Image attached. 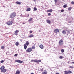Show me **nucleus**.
<instances>
[{
	"label": "nucleus",
	"mask_w": 74,
	"mask_h": 74,
	"mask_svg": "<svg viewBox=\"0 0 74 74\" xmlns=\"http://www.w3.org/2000/svg\"><path fill=\"white\" fill-rule=\"evenodd\" d=\"M4 48H5V47H4V46H1V48L2 49H3Z\"/></svg>",
	"instance_id": "27"
},
{
	"label": "nucleus",
	"mask_w": 74,
	"mask_h": 74,
	"mask_svg": "<svg viewBox=\"0 0 74 74\" xmlns=\"http://www.w3.org/2000/svg\"><path fill=\"white\" fill-rule=\"evenodd\" d=\"M69 68L71 69H74V67L73 66H69Z\"/></svg>",
	"instance_id": "31"
},
{
	"label": "nucleus",
	"mask_w": 74,
	"mask_h": 74,
	"mask_svg": "<svg viewBox=\"0 0 74 74\" xmlns=\"http://www.w3.org/2000/svg\"><path fill=\"white\" fill-rule=\"evenodd\" d=\"M59 58L60 59H63V57L62 56H60L59 57Z\"/></svg>",
	"instance_id": "37"
},
{
	"label": "nucleus",
	"mask_w": 74,
	"mask_h": 74,
	"mask_svg": "<svg viewBox=\"0 0 74 74\" xmlns=\"http://www.w3.org/2000/svg\"><path fill=\"white\" fill-rule=\"evenodd\" d=\"M47 23L49 24L51 23V21L49 20H46Z\"/></svg>",
	"instance_id": "10"
},
{
	"label": "nucleus",
	"mask_w": 74,
	"mask_h": 74,
	"mask_svg": "<svg viewBox=\"0 0 74 74\" xmlns=\"http://www.w3.org/2000/svg\"><path fill=\"white\" fill-rule=\"evenodd\" d=\"M4 69H5V67L4 66H3L1 67L0 69L1 71L2 70H3Z\"/></svg>",
	"instance_id": "8"
},
{
	"label": "nucleus",
	"mask_w": 74,
	"mask_h": 74,
	"mask_svg": "<svg viewBox=\"0 0 74 74\" xmlns=\"http://www.w3.org/2000/svg\"><path fill=\"white\" fill-rule=\"evenodd\" d=\"M16 3L18 5H20L21 4V2L17 1L16 2Z\"/></svg>",
	"instance_id": "16"
},
{
	"label": "nucleus",
	"mask_w": 74,
	"mask_h": 74,
	"mask_svg": "<svg viewBox=\"0 0 74 74\" xmlns=\"http://www.w3.org/2000/svg\"><path fill=\"white\" fill-rule=\"evenodd\" d=\"M4 62V60H2L1 61V63H3Z\"/></svg>",
	"instance_id": "34"
},
{
	"label": "nucleus",
	"mask_w": 74,
	"mask_h": 74,
	"mask_svg": "<svg viewBox=\"0 0 74 74\" xmlns=\"http://www.w3.org/2000/svg\"><path fill=\"white\" fill-rule=\"evenodd\" d=\"M34 11H37V8H34Z\"/></svg>",
	"instance_id": "30"
},
{
	"label": "nucleus",
	"mask_w": 74,
	"mask_h": 74,
	"mask_svg": "<svg viewBox=\"0 0 74 74\" xmlns=\"http://www.w3.org/2000/svg\"><path fill=\"white\" fill-rule=\"evenodd\" d=\"M24 17H28L29 16V14H26L25 15H24Z\"/></svg>",
	"instance_id": "24"
},
{
	"label": "nucleus",
	"mask_w": 74,
	"mask_h": 74,
	"mask_svg": "<svg viewBox=\"0 0 74 74\" xmlns=\"http://www.w3.org/2000/svg\"><path fill=\"white\" fill-rule=\"evenodd\" d=\"M41 60H36V63H39L40 62H41Z\"/></svg>",
	"instance_id": "14"
},
{
	"label": "nucleus",
	"mask_w": 74,
	"mask_h": 74,
	"mask_svg": "<svg viewBox=\"0 0 74 74\" xmlns=\"http://www.w3.org/2000/svg\"><path fill=\"white\" fill-rule=\"evenodd\" d=\"M31 74H34V73H31Z\"/></svg>",
	"instance_id": "47"
},
{
	"label": "nucleus",
	"mask_w": 74,
	"mask_h": 74,
	"mask_svg": "<svg viewBox=\"0 0 74 74\" xmlns=\"http://www.w3.org/2000/svg\"><path fill=\"white\" fill-rule=\"evenodd\" d=\"M59 46H62L63 45V40H61L59 41Z\"/></svg>",
	"instance_id": "2"
},
{
	"label": "nucleus",
	"mask_w": 74,
	"mask_h": 74,
	"mask_svg": "<svg viewBox=\"0 0 74 74\" xmlns=\"http://www.w3.org/2000/svg\"><path fill=\"white\" fill-rule=\"evenodd\" d=\"M1 71L2 73H5V72L7 71V70L6 69H3V70Z\"/></svg>",
	"instance_id": "9"
},
{
	"label": "nucleus",
	"mask_w": 74,
	"mask_h": 74,
	"mask_svg": "<svg viewBox=\"0 0 74 74\" xmlns=\"http://www.w3.org/2000/svg\"><path fill=\"white\" fill-rule=\"evenodd\" d=\"M31 10V9L30 8H27V10H26L27 11H30V10Z\"/></svg>",
	"instance_id": "21"
},
{
	"label": "nucleus",
	"mask_w": 74,
	"mask_h": 74,
	"mask_svg": "<svg viewBox=\"0 0 74 74\" xmlns=\"http://www.w3.org/2000/svg\"><path fill=\"white\" fill-rule=\"evenodd\" d=\"M71 21H70L69 22V23H71Z\"/></svg>",
	"instance_id": "45"
},
{
	"label": "nucleus",
	"mask_w": 74,
	"mask_h": 74,
	"mask_svg": "<svg viewBox=\"0 0 74 74\" xmlns=\"http://www.w3.org/2000/svg\"><path fill=\"white\" fill-rule=\"evenodd\" d=\"M18 56V54H15L14 55V56Z\"/></svg>",
	"instance_id": "39"
},
{
	"label": "nucleus",
	"mask_w": 74,
	"mask_h": 74,
	"mask_svg": "<svg viewBox=\"0 0 74 74\" xmlns=\"http://www.w3.org/2000/svg\"><path fill=\"white\" fill-rule=\"evenodd\" d=\"M63 7L64 8H66V7H67V5H64Z\"/></svg>",
	"instance_id": "33"
},
{
	"label": "nucleus",
	"mask_w": 74,
	"mask_h": 74,
	"mask_svg": "<svg viewBox=\"0 0 74 74\" xmlns=\"http://www.w3.org/2000/svg\"><path fill=\"white\" fill-rule=\"evenodd\" d=\"M29 42L28 41H27L25 43V44L27 45V46H28V45H29Z\"/></svg>",
	"instance_id": "19"
},
{
	"label": "nucleus",
	"mask_w": 74,
	"mask_h": 74,
	"mask_svg": "<svg viewBox=\"0 0 74 74\" xmlns=\"http://www.w3.org/2000/svg\"><path fill=\"white\" fill-rule=\"evenodd\" d=\"M68 33H70V32H68Z\"/></svg>",
	"instance_id": "51"
},
{
	"label": "nucleus",
	"mask_w": 74,
	"mask_h": 74,
	"mask_svg": "<svg viewBox=\"0 0 74 74\" xmlns=\"http://www.w3.org/2000/svg\"><path fill=\"white\" fill-rule=\"evenodd\" d=\"M15 16H16V13L14 12L11 13L10 16L11 18H14Z\"/></svg>",
	"instance_id": "1"
},
{
	"label": "nucleus",
	"mask_w": 74,
	"mask_h": 74,
	"mask_svg": "<svg viewBox=\"0 0 74 74\" xmlns=\"http://www.w3.org/2000/svg\"><path fill=\"white\" fill-rule=\"evenodd\" d=\"M6 53V54H7V53Z\"/></svg>",
	"instance_id": "52"
},
{
	"label": "nucleus",
	"mask_w": 74,
	"mask_h": 74,
	"mask_svg": "<svg viewBox=\"0 0 74 74\" xmlns=\"http://www.w3.org/2000/svg\"><path fill=\"white\" fill-rule=\"evenodd\" d=\"M16 46H18L19 45V42H17L16 43Z\"/></svg>",
	"instance_id": "26"
},
{
	"label": "nucleus",
	"mask_w": 74,
	"mask_h": 74,
	"mask_svg": "<svg viewBox=\"0 0 74 74\" xmlns=\"http://www.w3.org/2000/svg\"><path fill=\"white\" fill-rule=\"evenodd\" d=\"M71 7H70L68 8V10L69 11H71Z\"/></svg>",
	"instance_id": "29"
},
{
	"label": "nucleus",
	"mask_w": 74,
	"mask_h": 74,
	"mask_svg": "<svg viewBox=\"0 0 74 74\" xmlns=\"http://www.w3.org/2000/svg\"><path fill=\"white\" fill-rule=\"evenodd\" d=\"M32 49H35V47L33 46L32 47Z\"/></svg>",
	"instance_id": "36"
},
{
	"label": "nucleus",
	"mask_w": 74,
	"mask_h": 74,
	"mask_svg": "<svg viewBox=\"0 0 74 74\" xmlns=\"http://www.w3.org/2000/svg\"><path fill=\"white\" fill-rule=\"evenodd\" d=\"M70 63V62L68 61V63Z\"/></svg>",
	"instance_id": "48"
},
{
	"label": "nucleus",
	"mask_w": 74,
	"mask_h": 74,
	"mask_svg": "<svg viewBox=\"0 0 74 74\" xmlns=\"http://www.w3.org/2000/svg\"><path fill=\"white\" fill-rule=\"evenodd\" d=\"M47 12H52V10L51 9L49 10H47Z\"/></svg>",
	"instance_id": "11"
},
{
	"label": "nucleus",
	"mask_w": 74,
	"mask_h": 74,
	"mask_svg": "<svg viewBox=\"0 0 74 74\" xmlns=\"http://www.w3.org/2000/svg\"><path fill=\"white\" fill-rule=\"evenodd\" d=\"M48 73L47 71L44 72L42 73V74H47Z\"/></svg>",
	"instance_id": "22"
},
{
	"label": "nucleus",
	"mask_w": 74,
	"mask_h": 74,
	"mask_svg": "<svg viewBox=\"0 0 74 74\" xmlns=\"http://www.w3.org/2000/svg\"><path fill=\"white\" fill-rule=\"evenodd\" d=\"M7 24L9 25H11L12 24V22L11 21H9L7 23Z\"/></svg>",
	"instance_id": "3"
},
{
	"label": "nucleus",
	"mask_w": 74,
	"mask_h": 74,
	"mask_svg": "<svg viewBox=\"0 0 74 74\" xmlns=\"http://www.w3.org/2000/svg\"><path fill=\"white\" fill-rule=\"evenodd\" d=\"M54 32L55 33H57L59 32V30L57 29H55L54 30Z\"/></svg>",
	"instance_id": "7"
},
{
	"label": "nucleus",
	"mask_w": 74,
	"mask_h": 74,
	"mask_svg": "<svg viewBox=\"0 0 74 74\" xmlns=\"http://www.w3.org/2000/svg\"><path fill=\"white\" fill-rule=\"evenodd\" d=\"M29 33H33V31H30L29 32Z\"/></svg>",
	"instance_id": "40"
},
{
	"label": "nucleus",
	"mask_w": 74,
	"mask_h": 74,
	"mask_svg": "<svg viewBox=\"0 0 74 74\" xmlns=\"http://www.w3.org/2000/svg\"><path fill=\"white\" fill-rule=\"evenodd\" d=\"M40 70L41 71H43V69H40Z\"/></svg>",
	"instance_id": "43"
},
{
	"label": "nucleus",
	"mask_w": 74,
	"mask_h": 74,
	"mask_svg": "<svg viewBox=\"0 0 74 74\" xmlns=\"http://www.w3.org/2000/svg\"><path fill=\"white\" fill-rule=\"evenodd\" d=\"M22 23L23 24H25V23Z\"/></svg>",
	"instance_id": "49"
},
{
	"label": "nucleus",
	"mask_w": 74,
	"mask_h": 74,
	"mask_svg": "<svg viewBox=\"0 0 74 74\" xmlns=\"http://www.w3.org/2000/svg\"><path fill=\"white\" fill-rule=\"evenodd\" d=\"M32 51V49L31 48H28L27 50H26V51H27L28 52H30Z\"/></svg>",
	"instance_id": "5"
},
{
	"label": "nucleus",
	"mask_w": 74,
	"mask_h": 74,
	"mask_svg": "<svg viewBox=\"0 0 74 74\" xmlns=\"http://www.w3.org/2000/svg\"><path fill=\"white\" fill-rule=\"evenodd\" d=\"M24 47L25 49H26L27 48V46H26V44H24Z\"/></svg>",
	"instance_id": "18"
},
{
	"label": "nucleus",
	"mask_w": 74,
	"mask_h": 74,
	"mask_svg": "<svg viewBox=\"0 0 74 74\" xmlns=\"http://www.w3.org/2000/svg\"><path fill=\"white\" fill-rule=\"evenodd\" d=\"M51 15V14L49 13L48 14V15H49V16H50Z\"/></svg>",
	"instance_id": "41"
},
{
	"label": "nucleus",
	"mask_w": 74,
	"mask_h": 74,
	"mask_svg": "<svg viewBox=\"0 0 74 74\" xmlns=\"http://www.w3.org/2000/svg\"><path fill=\"white\" fill-rule=\"evenodd\" d=\"M39 47L41 49H43V48H44V46H43L42 45H40L39 46Z\"/></svg>",
	"instance_id": "12"
},
{
	"label": "nucleus",
	"mask_w": 74,
	"mask_h": 74,
	"mask_svg": "<svg viewBox=\"0 0 74 74\" xmlns=\"http://www.w3.org/2000/svg\"><path fill=\"white\" fill-rule=\"evenodd\" d=\"M19 31L18 30H16L14 33L15 35H16V36H17L18 35V33H19Z\"/></svg>",
	"instance_id": "6"
},
{
	"label": "nucleus",
	"mask_w": 74,
	"mask_h": 74,
	"mask_svg": "<svg viewBox=\"0 0 74 74\" xmlns=\"http://www.w3.org/2000/svg\"><path fill=\"white\" fill-rule=\"evenodd\" d=\"M34 1H36V0H34Z\"/></svg>",
	"instance_id": "50"
},
{
	"label": "nucleus",
	"mask_w": 74,
	"mask_h": 74,
	"mask_svg": "<svg viewBox=\"0 0 74 74\" xmlns=\"http://www.w3.org/2000/svg\"><path fill=\"white\" fill-rule=\"evenodd\" d=\"M71 63H73V64H74V62H72Z\"/></svg>",
	"instance_id": "46"
},
{
	"label": "nucleus",
	"mask_w": 74,
	"mask_h": 74,
	"mask_svg": "<svg viewBox=\"0 0 74 74\" xmlns=\"http://www.w3.org/2000/svg\"><path fill=\"white\" fill-rule=\"evenodd\" d=\"M64 73H65L64 74H69L67 71H65Z\"/></svg>",
	"instance_id": "28"
},
{
	"label": "nucleus",
	"mask_w": 74,
	"mask_h": 74,
	"mask_svg": "<svg viewBox=\"0 0 74 74\" xmlns=\"http://www.w3.org/2000/svg\"><path fill=\"white\" fill-rule=\"evenodd\" d=\"M55 3H56L57 2V1H58V0H54Z\"/></svg>",
	"instance_id": "42"
},
{
	"label": "nucleus",
	"mask_w": 74,
	"mask_h": 74,
	"mask_svg": "<svg viewBox=\"0 0 74 74\" xmlns=\"http://www.w3.org/2000/svg\"><path fill=\"white\" fill-rule=\"evenodd\" d=\"M61 12H64V10L62 9L61 11Z\"/></svg>",
	"instance_id": "38"
},
{
	"label": "nucleus",
	"mask_w": 74,
	"mask_h": 74,
	"mask_svg": "<svg viewBox=\"0 0 74 74\" xmlns=\"http://www.w3.org/2000/svg\"><path fill=\"white\" fill-rule=\"evenodd\" d=\"M71 3L72 4H74V2L73 1H72L71 2Z\"/></svg>",
	"instance_id": "35"
},
{
	"label": "nucleus",
	"mask_w": 74,
	"mask_h": 74,
	"mask_svg": "<svg viewBox=\"0 0 74 74\" xmlns=\"http://www.w3.org/2000/svg\"><path fill=\"white\" fill-rule=\"evenodd\" d=\"M61 52H64V49H62L61 50Z\"/></svg>",
	"instance_id": "32"
},
{
	"label": "nucleus",
	"mask_w": 74,
	"mask_h": 74,
	"mask_svg": "<svg viewBox=\"0 0 74 74\" xmlns=\"http://www.w3.org/2000/svg\"><path fill=\"white\" fill-rule=\"evenodd\" d=\"M67 73L69 74H71L72 73V72L70 71V70H69L68 71H67Z\"/></svg>",
	"instance_id": "20"
},
{
	"label": "nucleus",
	"mask_w": 74,
	"mask_h": 74,
	"mask_svg": "<svg viewBox=\"0 0 74 74\" xmlns=\"http://www.w3.org/2000/svg\"><path fill=\"white\" fill-rule=\"evenodd\" d=\"M32 19H33V18H29V21L31 22V21H32Z\"/></svg>",
	"instance_id": "25"
},
{
	"label": "nucleus",
	"mask_w": 74,
	"mask_h": 74,
	"mask_svg": "<svg viewBox=\"0 0 74 74\" xmlns=\"http://www.w3.org/2000/svg\"><path fill=\"white\" fill-rule=\"evenodd\" d=\"M33 36H34V35H33V34H31L28 36V38H31L32 37H33Z\"/></svg>",
	"instance_id": "13"
},
{
	"label": "nucleus",
	"mask_w": 74,
	"mask_h": 74,
	"mask_svg": "<svg viewBox=\"0 0 74 74\" xmlns=\"http://www.w3.org/2000/svg\"><path fill=\"white\" fill-rule=\"evenodd\" d=\"M20 74V71L18 70H17L16 72V74Z\"/></svg>",
	"instance_id": "15"
},
{
	"label": "nucleus",
	"mask_w": 74,
	"mask_h": 74,
	"mask_svg": "<svg viewBox=\"0 0 74 74\" xmlns=\"http://www.w3.org/2000/svg\"><path fill=\"white\" fill-rule=\"evenodd\" d=\"M15 62H17V63H22L23 62V61L19 60H16Z\"/></svg>",
	"instance_id": "4"
},
{
	"label": "nucleus",
	"mask_w": 74,
	"mask_h": 74,
	"mask_svg": "<svg viewBox=\"0 0 74 74\" xmlns=\"http://www.w3.org/2000/svg\"><path fill=\"white\" fill-rule=\"evenodd\" d=\"M63 34H66V30H64L62 32Z\"/></svg>",
	"instance_id": "17"
},
{
	"label": "nucleus",
	"mask_w": 74,
	"mask_h": 74,
	"mask_svg": "<svg viewBox=\"0 0 74 74\" xmlns=\"http://www.w3.org/2000/svg\"><path fill=\"white\" fill-rule=\"evenodd\" d=\"M31 62H36V60H31Z\"/></svg>",
	"instance_id": "23"
},
{
	"label": "nucleus",
	"mask_w": 74,
	"mask_h": 74,
	"mask_svg": "<svg viewBox=\"0 0 74 74\" xmlns=\"http://www.w3.org/2000/svg\"><path fill=\"white\" fill-rule=\"evenodd\" d=\"M56 74H59V73H56Z\"/></svg>",
	"instance_id": "44"
}]
</instances>
